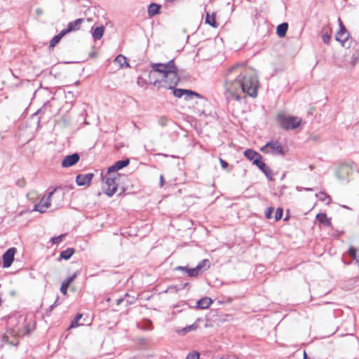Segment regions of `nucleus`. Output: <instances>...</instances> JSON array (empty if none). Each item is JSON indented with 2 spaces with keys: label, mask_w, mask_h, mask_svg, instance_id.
Returning <instances> with one entry per match:
<instances>
[{
  "label": "nucleus",
  "mask_w": 359,
  "mask_h": 359,
  "mask_svg": "<svg viewBox=\"0 0 359 359\" xmlns=\"http://www.w3.org/2000/svg\"><path fill=\"white\" fill-rule=\"evenodd\" d=\"M151 69L149 73L150 83L158 88L173 89V95L178 98L184 96L186 100H192L201 95L191 90L174 88L180 82L179 69L174 59L166 63H151Z\"/></svg>",
  "instance_id": "obj_1"
},
{
  "label": "nucleus",
  "mask_w": 359,
  "mask_h": 359,
  "mask_svg": "<svg viewBox=\"0 0 359 359\" xmlns=\"http://www.w3.org/2000/svg\"><path fill=\"white\" fill-rule=\"evenodd\" d=\"M224 95L226 101H243L247 95V67L245 63L237 64L226 69L224 74Z\"/></svg>",
  "instance_id": "obj_2"
},
{
  "label": "nucleus",
  "mask_w": 359,
  "mask_h": 359,
  "mask_svg": "<svg viewBox=\"0 0 359 359\" xmlns=\"http://www.w3.org/2000/svg\"><path fill=\"white\" fill-rule=\"evenodd\" d=\"M64 196V192L58 191L57 189H55L48 194L47 199L44 201V198H42L39 203L34 205L33 210L43 213L46 212V209L50 206L51 201H53L55 207L57 208L61 205Z\"/></svg>",
  "instance_id": "obj_3"
},
{
  "label": "nucleus",
  "mask_w": 359,
  "mask_h": 359,
  "mask_svg": "<svg viewBox=\"0 0 359 359\" xmlns=\"http://www.w3.org/2000/svg\"><path fill=\"white\" fill-rule=\"evenodd\" d=\"M248 159L265 175L269 181L273 180V173L269 166L262 161V156L257 152L248 149Z\"/></svg>",
  "instance_id": "obj_4"
},
{
  "label": "nucleus",
  "mask_w": 359,
  "mask_h": 359,
  "mask_svg": "<svg viewBox=\"0 0 359 359\" xmlns=\"http://www.w3.org/2000/svg\"><path fill=\"white\" fill-rule=\"evenodd\" d=\"M276 121L280 127L286 130H294L297 128L302 123V118L297 116H286L283 114L277 115Z\"/></svg>",
  "instance_id": "obj_5"
},
{
  "label": "nucleus",
  "mask_w": 359,
  "mask_h": 359,
  "mask_svg": "<svg viewBox=\"0 0 359 359\" xmlns=\"http://www.w3.org/2000/svg\"><path fill=\"white\" fill-rule=\"evenodd\" d=\"M119 175H116L113 177H108L106 178L105 182L102 184V189L106 195L112 196L117 191L118 182L119 180Z\"/></svg>",
  "instance_id": "obj_6"
},
{
  "label": "nucleus",
  "mask_w": 359,
  "mask_h": 359,
  "mask_svg": "<svg viewBox=\"0 0 359 359\" xmlns=\"http://www.w3.org/2000/svg\"><path fill=\"white\" fill-rule=\"evenodd\" d=\"M261 151L265 154H272L273 155L284 156L285 152L280 143L276 140H272L267 142Z\"/></svg>",
  "instance_id": "obj_7"
},
{
  "label": "nucleus",
  "mask_w": 359,
  "mask_h": 359,
  "mask_svg": "<svg viewBox=\"0 0 359 359\" xmlns=\"http://www.w3.org/2000/svg\"><path fill=\"white\" fill-rule=\"evenodd\" d=\"M260 86L258 75L254 71L248 72V96L256 97Z\"/></svg>",
  "instance_id": "obj_8"
},
{
  "label": "nucleus",
  "mask_w": 359,
  "mask_h": 359,
  "mask_svg": "<svg viewBox=\"0 0 359 359\" xmlns=\"http://www.w3.org/2000/svg\"><path fill=\"white\" fill-rule=\"evenodd\" d=\"M339 30L337 32L335 39L340 42L343 47L349 48L351 42L349 41L350 34L343 25L340 18H339Z\"/></svg>",
  "instance_id": "obj_9"
},
{
  "label": "nucleus",
  "mask_w": 359,
  "mask_h": 359,
  "mask_svg": "<svg viewBox=\"0 0 359 359\" xmlns=\"http://www.w3.org/2000/svg\"><path fill=\"white\" fill-rule=\"evenodd\" d=\"M35 328V321L32 318H26L24 320L22 325V330H20L18 329L17 334L19 336L24 335L25 334H29Z\"/></svg>",
  "instance_id": "obj_10"
},
{
  "label": "nucleus",
  "mask_w": 359,
  "mask_h": 359,
  "mask_svg": "<svg viewBox=\"0 0 359 359\" xmlns=\"http://www.w3.org/2000/svg\"><path fill=\"white\" fill-rule=\"evenodd\" d=\"M15 252L16 249L15 248H11L3 255V266L4 268L11 266L14 260Z\"/></svg>",
  "instance_id": "obj_11"
},
{
  "label": "nucleus",
  "mask_w": 359,
  "mask_h": 359,
  "mask_svg": "<svg viewBox=\"0 0 359 359\" xmlns=\"http://www.w3.org/2000/svg\"><path fill=\"white\" fill-rule=\"evenodd\" d=\"M80 156L77 153L65 156L62 162L63 168H69L79 162Z\"/></svg>",
  "instance_id": "obj_12"
},
{
  "label": "nucleus",
  "mask_w": 359,
  "mask_h": 359,
  "mask_svg": "<svg viewBox=\"0 0 359 359\" xmlns=\"http://www.w3.org/2000/svg\"><path fill=\"white\" fill-rule=\"evenodd\" d=\"M83 18H79L74 21L69 22L66 29H62L65 34L80 29L81 24L83 22Z\"/></svg>",
  "instance_id": "obj_13"
},
{
  "label": "nucleus",
  "mask_w": 359,
  "mask_h": 359,
  "mask_svg": "<svg viewBox=\"0 0 359 359\" xmlns=\"http://www.w3.org/2000/svg\"><path fill=\"white\" fill-rule=\"evenodd\" d=\"M130 163V159L126 158L123 160L116 161L113 165L108 168L107 172L110 174L111 172H116L127 165Z\"/></svg>",
  "instance_id": "obj_14"
},
{
  "label": "nucleus",
  "mask_w": 359,
  "mask_h": 359,
  "mask_svg": "<svg viewBox=\"0 0 359 359\" xmlns=\"http://www.w3.org/2000/svg\"><path fill=\"white\" fill-rule=\"evenodd\" d=\"M93 177V173L79 174L76 176V182L79 186L88 185Z\"/></svg>",
  "instance_id": "obj_15"
},
{
  "label": "nucleus",
  "mask_w": 359,
  "mask_h": 359,
  "mask_svg": "<svg viewBox=\"0 0 359 359\" xmlns=\"http://www.w3.org/2000/svg\"><path fill=\"white\" fill-rule=\"evenodd\" d=\"M351 171L350 168L345 164L341 165L336 171V177L339 180H346Z\"/></svg>",
  "instance_id": "obj_16"
},
{
  "label": "nucleus",
  "mask_w": 359,
  "mask_h": 359,
  "mask_svg": "<svg viewBox=\"0 0 359 359\" xmlns=\"http://www.w3.org/2000/svg\"><path fill=\"white\" fill-rule=\"evenodd\" d=\"M76 276V273H74L72 276L68 277L62 282L60 287V292L62 294H63L64 295L67 294L68 287H69L70 284L75 280Z\"/></svg>",
  "instance_id": "obj_17"
},
{
  "label": "nucleus",
  "mask_w": 359,
  "mask_h": 359,
  "mask_svg": "<svg viewBox=\"0 0 359 359\" xmlns=\"http://www.w3.org/2000/svg\"><path fill=\"white\" fill-rule=\"evenodd\" d=\"M104 32V26H100L96 27H92L91 29V34L93 36V38L95 41L100 39Z\"/></svg>",
  "instance_id": "obj_18"
},
{
  "label": "nucleus",
  "mask_w": 359,
  "mask_h": 359,
  "mask_svg": "<svg viewBox=\"0 0 359 359\" xmlns=\"http://www.w3.org/2000/svg\"><path fill=\"white\" fill-rule=\"evenodd\" d=\"M212 303V300L210 297H203L196 302V308L201 309H208Z\"/></svg>",
  "instance_id": "obj_19"
},
{
  "label": "nucleus",
  "mask_w": 359,
  "mask_h": 359,
  "mask_svg": "<svg viewBox=\"0 0 359 359\" xmlns=\"http://www.w3.org/2000/svg\"><path fill=\"white\" fill-rule=\"evenodd\" d=\"M316 219L323 225L326 226H330L332 225L331 219L328 218L325 213H318L316 215Z\"/></svg>",
  "instance_id": "obj_20"
},
{
  "label": "nucleus",
  "mask_w": 359,
  "mask_h": 359,
  "mask_svg": "<svg viewBox=\"0 0 359 359\" xmlns=\"http://www.w3.org/2000/svg\"><path fill=\"white\" fill-rule=\"evenodd\" d=\"M75 252V250L72 248H68L65 250H63L60 252L59 260L65 259L68 260L71 258V257Z\"/></svg>",
  "instance_id": "obj_21"
},
{
  "label": "nucleus",
  "mask_w": 359,
  "mask_h": 359,
  "mask_svg": "<svg viewBox=\"0 0 359 359\" xmlns=\"http://www.w3.org/2000/svg\"><path fill=\"white\" fill-rule=\"evenodd\" d=\"M288 29V24L287 22H283L278 25L276 28V34L279 37H284L286 35V32Z\"/></svg>",
  "instance_id": "obj_22"
},
{
  "label": "nucleus",
  "mask_w": 359,
  "mask_h": 359,
  "mask_svg": "<svg viewBox=\"0 0 359 359\" xmlns=\"http://www.w3.org/2000/svg\"><path fill=\"white\" fill-rule=\"evenodd\" d=\"M210 268V261L207 259L201 261L196 266V270L200 273L204 271H206Z\"/></svg>",
  "instance_id": "obj_23"
},
{
  "label": "nucleus",
  "mask_w": 359,
  "mask_h": 359,
  "mask_svg": "<svg viewBox=\"0 0 359 359\" xmlns=\"http://www.w3.org/2000/svg\"><path fill=\"white\" fill-rule=\"evenodd\" d=\"M114 62L118 64L119 67L122 68L124 66L130 67L129 63L127 62V58L123 55H118L114 59Z\"/></svg>",
  "instance_id": "obj_24"
},
{
  "label": "nucleus",
  "mask_w": 359,
  "mask_h": 359,
  "mask_svg": "<svg viewBox=\"0 0 359 359\" xmlns=\"http://www.w3.org/2000/svg\"><path fill=\"white\" fill-rule=\"evenodd\" d=\"M9 332H7L3 336V341L8 344L13 345V346H17L18 344V339L13 337L9 336Z\"/></svg>",
  "instance_id": "obj_25"
},
{
  "label": "nucleus",
  "mask_w": 359,
  "mask_h": 359,
  "mask_svg": "<svg viewBox=\"0 0 359 359\" xmlns=\"http://www.w3.org/2000/svg\"><path fill=\"white\" fill-rule=\"evenodd\" d=\"M205 23L210 25L214 28H216L218 26V24L217 23L215 20V15L214 13H212V15H210L209 13H206Z\"/></svg>",
  "instance_id": "obj_26"
},
{
  "label": "nucleus",
  "mask_w": 359,
  "mask_h": 359,
  "mask_svg": "<svg viewBox=\"0 0 359 359\" xmlns=\"http://www.w3.org/2000/svg\"><path fill=\"white\" fill-rule=\"evenodd\" d=\"M160 6L154 3L151 4L148 7V14L154 16L159 13Z\"/></svg>",
  "instance_id": "obj_27"
},
{
  "label": "nucleus",
  "mask_w": 359,
  "mask_h": 359,
  "mask_svg": "<svg viewBox=\"0 0 359 359\" xmlns=\"http://www.w3.org/2000/svg\"><path fill=\"white\" fill-rule=\"evenodd\" d=\"M65 35H66V34L63 30H62L58 34L55 35L50 41V47H54L60 42Z\"/></svg>",
  "instance_id": "obj_28"
},
{
  "label": "nucleus",
  "mask_w": 359,
  "mask_h": 359,
  "mask_svg": "<svg viewBox=\"0 0 359 359\" xmlns=\"http://www.w3.org/2000/svg\"><path fill=\"white\" fill-rule=\"evenodd\" d=\"M198 327V325L196 323H193L191 325L186 326L185 327L182 328L180 330H177V332L181 334H185L186 333L189 332H191L194 330H196Z\"/></svg>",
  "instance_id": "obj_29"
},
{
  "label": "nucleus",
  "mask_w": 359,
  "mask_h": 359,
  "mask_svg": "<svg viewBox=\"0 0 359 359\" xmlns=\"http://www.w3.org/2000/svg\"><path fill=\"white\" fill-rule=\"evenodd\" d=\"M83 315L81 313H78L75 318H74V320L71 322V325H70V328H72V327H78V326H80V325H83V323H79V320H81V318H82Z\"/></svg>",
  "instance_id": "obj_30"
},
{
  "label": "nucleus",
  "mask_w": 359,
  "mask_h": 359,
  "mask_svg": "<svg viewBox=\"0 0 359 359\" xmlns=\"http://www.w3.org/2000/svg\"><path fill=\"white\" fill-rule=\"evenodd\" d=\"M316 196L321 201H325L326 199H328L327 203H330L331 201L330 196L323 191H320V193L316 194Z\"/></svg>",
  "instance_id": "obj_31"
},
{
  "label": "nucleus",
  "mask_w": 359,
  "mask_h": 359,
  "mask_svg": "<svg viewBox=\"0 0 359 359\" xmlns=\"http://www.w3.org/2000/svg\"><path fill=\"white\" fill-rule=\"evenodd\" d=\"M158 123L162 127H165L168 125V118L166 116H162L158 118Z\"/></svg>",
  "instance_id": "obj_32"
},
{
  "label": "nucleus",
  "mask_w": 359,
  "mask_h": 359,
  "mask_svg": "<svg viewBox=\"0 0 359 359\" xmlns=\"http://www.w3.org/2000/svg\"><path fill=\"white\" fill-rule=\"evenodd\" d=\"M187 273L189 277H196L199 274L196 267L193 269L188 268L187 270Z\"/></svg>",
  "instance_id": "obj_33"
},
{
  "label": "nucleus",
  "mask_w": 359,
  "mask_h": 359,
  "mask_svg": "<svg viewBox=\"0 0 359 359\" xmlns=\"http://www.w3.org/2000/svg\"><path fill=\"white\" fill-rule=\"evenodd\" d=\"M274 212V208L272 207H269L266 209L264 215L266 218L271 219L273 218L272 214Z\"/></svg>",
  "instance_id": "obj_34"
},
{
  "label": "nucleus",
  "mask_w": 359,
  "mask_h": 359,
  "mask_svg": "<svg viewBox=\"0 0 359 359\" xmlns=\"http://www.w3.org/2000/svg\"><path fill=\"white\" fill-rule=\"evenodd\" d=\"M137 84L142 88H146L147 86V81L141 76H139L137 78Z\"/></svg>",
  "instance_id": "obj_35"
},
{
  "label": "nucleus",
  "mask_w": 359,
  "mask_h": 359,
  "mask_svg": "<svg viewBox=\"0 0 359 359\" xmlns=\"http://www.w3.org/2000/svg\"><path fill=\"white\" fill-rule=\"evenodd\" d=\"M283 217V209L280 208H278L276 209L274 218L276 221L280 220Z\"/></svg>",
  "instance_id": "obj_36"
},
{
  "label": "nucleus",
  "mask_w": 359,
  "mask_h": 359,
  "mask_svg": "<svg viewBox=\"0 0 359 359\" xmlns=\"http://www.w3.org/2000/svg\"><path fill=\"white\" fill-rule=\"evenodd\" d=\"M199 353L197 351H194L192 353H189L186 359H199Z\"/></svg>",
  "instance_id": "obj_37"
},
{
  "label": "nucleus",
  "mask_w": 359,
  "mask_h": 359,
  "mask_svg": "<svg viewBox=\"0 0 359 359\" xmlns=\"http://www.w3.org/2000/svg\"><path fill=\"white\" fill-rule=\"evenodd\" d=\"M63 236L64 235H60L56 237H53L50 241L53 244H57L62 241Z\"/></svg>",
  "instance_id": "obj_38"
},
{
  "label": "nucleus",
  "mask_w": 359,
  "mask_h": 359,
  "mask_svg": "<svg viewBox=\"0 0 359 359\" xmlns=\"http://www.w3.org/2000/svg\"><path fill=\"white\" fill-rule=\"evenodd\" d=\"M179 289L176 285H170L169 286L167 290H165V292H177Z\"/></svg>",
  "instance_id": "obj_39"
},
{
  "label": "nucleus",
  "mask_w": 359,
  "mask_h": 359,
  "mask_svg": "<svg viewBox=\"0 0 359 359\" xmlns=\"http://www.w3.org/2000/svg\"><path fill=\"white\" fill-rule=\"evenodd\" d=\"M330 39H331V36L327 33H325V34H323V36H322V40L325 43L328 44L330 43Z\"/></svg>",
  "instance_id": "obj_40"
},
{
  "label": "nucleus",
  "mask_w": 359,
  "mask_h": 359,
  "mask_svg": "<svg viewBox=\"0 0 359 359\" xmlns=\"http://www.w3.org/2000/svg\"><path fill=\"white\" fill-rule=\"evenodd\" d=\"M219 162L221 164V166L223 169L226 170L229 168V164L227 162H226L224 159L219 158Z\"/></svg>",
  "instance_id": "obj_41"
},
{
  "label": "nucleus",
  "mask_w": 359,
  "mask_h": 359,
  "mask_svg": "<svg viewBox=\"0 0 359 359\" xmlns=\"http://www.w3.org/2000/svg\"><path fill=\"white\" fill-rule=\"evenodd\" d=\"M16 184L20 187H23L25 185V179H19L16 182Z\"/></svg>",
  "instance_id": "obj_42"
},
{
  "label": "nucleus",
  "mask_w": 359,
  "mask_h": 359,
  "mask_svg": "<svg viewBox=\"0 0 359 359\" xmlns=\"http://www.w3.org/2000/svg\"><path fill=\"white\" fill-rule=\"evenodd\" d=\"M188 266H177L175 270V271H182L184 273H187V270L188 269Z\"/></svg>",
  "instance_id": "obj_43"
},
{
  "label": "nucleus",
  "mask_w": 359,
  "mask_h": 359,
  "mask_svg": "<svg viewBox=\"0 0 359 359\" xmlns=\"http://www.w3.org/2000/svg\"><path fill=\"white\" fill-rule=\"evenodd\" d=\"M297 190L299 191H301L302 190L311 191H313V189L312 188H304V187H297Z\"/></svg>",
  "instance_id": "obj_44"
},
{
  "label": "nucleus",
  "mask_w": 359,
  "mask_h": 359,
  "mask_svg": "<svg viewBox=\"0 0 359 359\" xmlns=\"http://www.w3.org/2000/svg\"><path fill=\"white\" fill-rule=\"evenodd\" d=\"M164 184V178H163V176L161 175L160 176V185L161 187H162Z\"/></svg>",
  "instance_id": "obj_45"
},
{
  "label": "nucleus",
  "mask_w": 359,
  "mask_h": 359,
  "mask_svg": "<svg viewBox=\"0 0 359 359\" xmlns=\"http://www.w3.org/2000/svg\"><path fill=\"white\" fill-rule=\"evenodd\" d=\"M55 306H56V302H54L52 305L50 306L49 310L52 311Z\"/></svg>",
  "instance_id": "obj_46"
},
{
  "label": "nucleus",
  "mask_w": 359,
  "mask_h": 359,
  "mask_svg": "<svg viewBox=\"0 0 359 359\" xmlns=\"http://www.w3.org/2000/svg\"><path fill=\"white\" fill-rule=\"evenodd\" d=\"M189 285V283H185L182 285V289H184L186 288L187 287H188Z\"/></svg>",
  "instance_id": "obj_47"
},
{
  "label": "nucleus",
  "mask_w": 359,
  "mask_h": 359,
  "mask_svg": "<svg viewBox=\"0 0 359 359\" xmlns=\"http://www.w3.org/2000/svg\"><path fill=\"white\" fill-rule=\"evenodd\" d=\"M304 359H309L307 356L306 351H304Z\"/></svg>",
  "instance_id": "obj_48"
},
{
  "label": "nucleus",
  "mask_w": 359,
  "mask_h": 359,
  "mask_svg": "<svg viewBox=\"0 0 359 359\" xmlns=\"http://www.w3.org/2000/svg\"><path fill=\"white\" fill-rule=\"evenodd\" d=\"M58 300H59V297H57L56 300L55 301V302H56V306H57L58 304H60V302H59Z\"/></svg>",
  "instance_id": "obj_49"
},
{
  "label": "nucleus",
  "mask_w": 359,
  "mask_h": 359,
  "mask_svg": "<svg viewBox=\"0 0 359 359\" xmlns=\"http://www.w3.org/2000/svg\"><path fill=\"white\" fill-rule=\"evenodd\" d=\"M247 154H248V152H247V149H245L244 151H243V155L247 157Z\"/></svg>",
  "instance_id": "obj_50"
}]
</instances>
